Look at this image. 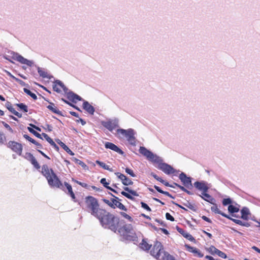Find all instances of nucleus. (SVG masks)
I'll list each match as a JSON object with an SVG mask.
<instances>
[{"label": "nucleus", "instance_id": "1", "mask_svg": "<svg viewBox=\"0 0 260 260\" xmlns=\"http://www.w3.org/2000/svg\"><path fill=\"white\" fill-rule=\"evenodd\" d=\"M41 173L46 178L48 183L51 187L59 188L65 191V187L52 169L48 167L47 165H43L42 167Z\"/></svg>", "mask_w": 260, "mask_h": 260}, {"label": "nucleus", "instance_id": "8", "mask_svg": "<svg viewBox=\"0 0 260 260\" xmlns=\"http://www.w3.org/2000/svg\"><path fill=\"white\" fill-rule=\"evenodd\" d=\"M158 165L157 168L163 171L166 174L169 175L175 172V169L170 165L162 162V160L160 158V160L158 162H155Z\"/></svg>", "mask_w": 260, "mask_h": 260}, {"label": "nucleus", "instance_id": "22", "mask_svg": "<svg viewBox=\"0 0 260 260\" xmlns=\"http://www.w3.org/2000/svg\"><path fill=\"white\" fill-rule=\"evenodd\" d=\"M110 194L114 198L113 199V204L115 205L114 209H115L116 207H117L122 210H124V211L127 210V209L125 207V206L119 201H120V200L119 199V198L118 197H115L111 193H110Z\"/></svg>", "mask_w": 260, "mask_h": 260}, {"label": "nucleus", "instance_id": "23", "mask_svg": "<svg viewBox=\"0 0 260 260\" xmlns=\"http://www.w3.org/2000/svg\"><path fill=\"white\" fill-rule=\"evenodd\" d=\"M200 196L205 201L211 203V204H214V202H215V199L210 194L207 193V192H202V194L200 195Z\"/></svg>", "mask_w": 260, "mask_h": 260}, {"label": "nucleus", "instance_id": "52", "mask_svg": "<svg viewBox=\"0 0 260 260\" xmlns=\"http://www.w3.org/2000/svg\"><path fill=\"white\" fill-rule=\"evenodd\" d=\"M217 255H218L219 256L221 257V258H226V255L225 253H224L223 252L218 250V251H217V253H216Z\"/></svg>", "mask_w": 260, "mask_h": 260}, {"label": "nucleus", "instance_id": "48", "mask_svg": "<svg viewBox=\"0 0 260 260\" xmlns=\"http://www.w3.org/2000/svg\"><path fill=\"white\" fill-rule=\"evenodd\" d=\"M125 172L127 174H129L132 177H134L136 176V175L134 173L132 169H129L128 168H126L125 169Z\"/></svg>", "mask_w": 260, "mask_h": 260}, {"label": "nucleus", "instance_id": "34", "mask_svg": "<svg viewBox=\"0 0 260 260\" xmlns=\"http://www.w3.org/2000/svg\"><path fill=\"white\" fill-rule=\"evenodd\" d=\"M123 230L126 233H131L133 234V228L132 224H126L123 225Z\"/></svg>", "mask_w": 260, "mask_h": 260}, {"label": "nucleus", "instance_id": "35", "mask_svg": "<svg viewBox=\"0 0 260 260\" xmlns=\"http://www.w3.org/2000/svg\"><path fill=\"white\" fill-rule=\"evenodd\" d=\"M72 160L74 161L75 163L81 166L83 169H85L87 168V165L82 161H81L80 159H78V158L76 157L72 158Z\"/></svg>", "mask_w": 260, "mask_h": 260}, {"label": "nucleus", "instance_id": "21", "mask_svg": "<svg viewBox=\"0 0 260 260\" xmlns=\"http://www.w3.org/2000/svg\"><path fill=\"white\" fill-rule=\"evenodd\" d=\"M66 93H67V98H68V99L69 101H72L73 103H77V101L82 100V98L80 96L74 93L73 92H71V91L69 92H67Z\"/></svg>", "mask_w": 260, "mask_h": 260}, {"label": "nucleus", "instance_id": "20", "mask_svg": "<svg viewBox=\"0 0 260 260\" xmlns=\"http://www.w3.org/2000/svg\"><path fill=\"white\" fill-rule=\"evenodd\" d=\"M103 126L109 129L110 131H112L117 127H118V123L116 121L109 120L106 122H104L103 123Z\"/></svg>", "mask_w": 260, "mask_h": 260}, {"label": "nucleus", "instance_id": "53", "mask_svg": "<svg viewBox=\"0 0 260 260\" xmlns=\"http://www.w3.org/2000/svg\"><path fill=\"white\" fill-rule=\"evenodd\" d=\"M6 138L4 134L0 132V143L3 144L6 141Z\"/></svg>", "mask_w": 260, "mask_h": 260}, {"label": "nucleus", "instance_id": "19", "mask_svg": "<svg viewBox=\"0 0 260 260\" xmlns=\"http://www.w3.org/2000/svg\"><path fill=\"white\" fill-rule=\"evenodd\" d=\"M194 186L199 190L202 191V192H207L209 187L207 186V184L204 182L196 181L194 183Z\"/></svg>", "mask_w": 260, "mask_h": 260}, {"label": "nucleus", "instance_id": "31", "mask_svg": "<svg viewBox=\"0 0 260 260\" xmlns=\"http://www.w3.org/2000/svg\"><path fill=\"white\" fill-rule=\"evenodd\" d=\"M64 185L68 190V193L70 195V196L73 200H75L76 198V197H75V195L73 191L72 186L70 184H69L68 183H67L66 182H64Z\"/></svg>", "mask_w": 260, "mask_h": 260}, {"label": "nucleus", "instance_id": "57", "mask_svg": "<svg viewBox=\"0 0 260 260\" xmlns=\"http://www.w3.org/2000/svg\"><path fill=\"white\" fill-rule=\"evenodd\" d=\"M62 100L66 103H67V104L69 105L70 106L74 107V108H75L76 109L78 110H79V108L78 107H77L76 106H75V105H73L72 104H71V103H70L69 102L67 101V100H65L64 99H62Z\"/></svg>", "mask_w": 260, "mask_h": 260}, {"label": "nucleus", "instance_id": "50", "mask_svg": "<svg viewBox=\"0 0 260 260\" xmlns=\"http://www.w3.org/2000/svg\"><path fill=\"white\" fill-rule=\"evenodd\" d=\"M232 203V200L230 198L224 199L222 201V204L224 206H226L228 204Z\"/></svg>", "mask_w": 260, "mask_h": 260}, {"label": "nucleus", "instance_id": "27", "mask_svg": "<svg viewBox=\"0 0 260 260\" xmlns=\"http://www.w3.org/2000/svg\"><path fill=\"white\" fill-rule=\"evenodd\" d=\"M38 72L40 76L43 78H47L50 79L51 78H53V76L50 75L47 72H46L43 69L40 68V67L38 68Z\"/></svg>", "mask_w": 260, "mask_h": 260}, {"label": "nucleus", "instance_id": "13", "mask_svg": "<svg viewBox=\"0 0 260 260\" xmlns=\"http://www.w3.org/2000/svg\"><path fill=\"white\" fill-rule=\"evenodd\" d=\"M123 189L125 191H127L128 192L122 191L121 192V194H122L123 196H124V197H125L126 198H127L128 199H130L132 200L134 199V197L132 195H133L134 196H138L136 191H135L134 190L131 189L128 187H125L123 188Z\"/></svg>", "mask_w": 260, "mask_h": 260}, {"label": "nucleus", "instance_id": "51", "mask_svg": "<svg viewBox=\"0 0 260 260\" xmlns=\"http://www.w3.org/2000/svg\"><path fill=\"white\" fill-rule=\"evenodd\" d=\"M141 207L142 208H143L144 209H146L147 211H151V208L148 206V205L147 204L142 202L141 203Z\"/></svg>", "mask_w": 260, "mask_h": 260}, {"label": "nucleus", "instance_id": "41", "mask_svg": "<svg viewBox=\"0 0 260 260\" xmlns=\"http://www.w3.org/2000/svg\"><path fill=\"white\" fill-rule=\"evenodd\" d=\"M16 105L24 112H28L27 106L23 103L17 104Z\"/></svg>", "mask_w": 260, "mask_h": 260}, {"label": "nucleus", "instance_id": "10", "mask_svg": "<svg viewBox=\"0 0 260 260\" xmlns=\"http://www.w3.org/2000/svg\"><path fill=\"white\" fill-rule=\"evenodd\" d=\"M53 89L57 93H60L62 91L67 92L68 91V88L65 86L63 83L58 80L54 82Z\"/></svg>", "mask_w": 260, "mask_h": 260}, {"label": "nucleus", "instance_id": "38", "mask_svg": "<svg viewBox=\"0 0 260 260\" xmlns=\"http://www.w3.org/2000/svg\"><path fill=\"white\" fill-rule=\"evenodd\" d=\"M24 92L26 93L27 94L30 96L34 100H36L37 99V96L36 94L33 92H32L29 89L24 88L23 89Z\"/></svg>", "mask_w": 260, "mask_h": 260}, {"label": "nucleus", "instance_id": "61", "mask_svg": "<svg viewBox=\"0 0 260 260\" xmlns=\"http://www.w3.org/2000/svg\"><path fill=\"white\" fill-rule=\"evenodd\" d=\"M161 193L164 194L172 199H173V196L168 191H165L163 190Z\"/></svg>", "mask_w": 260, "mask_h": 260}, {"label": "nucleus", "instance_id": "36", "mask_svg": "<svg viewBox=\"0 0 260 260\" xmlns=\"http://www.w3.org/2000/svg\"><path fill=\"white\" fill-rule=\"evenodd\" d=\"M72 181L86 189H90V186L88 185L87 184L85 183L81 182L80 181L74 179V178H72Z\"/></svg>", "mask_w": 260, "mask_h": 260}, {"label": "nucleus", "instance_id": "24", "mask_svg": "<svg viewBox=\"0 0 260 260\" xmlns=\"http://www.w3.org/2000/svg\"><path fill=\"white\" fill-rule=\"evenodd\" d=\"M83 107L89 114L93 115L94 112V108L88 102L85 101L83 104Z\"/></svg>", "mask_w": 260, "mask_h": 260}, {"label": "nucleus", "instance_id": "2", "mask_svg": "<svg viewBox=\"0 0 260 260\" xmlns=\"http://www.w3.org/2000/svg\"><path fill=\"white\" fill-rule=\"evenodd\" d=\"M84 202L85 210L98 219L105 213L106 210L100 207L99 201L95 198L91 196H87Z\"/></svg>", "mask_w": 260, "mask_h": 260}, {"label": "nucleus", "instance_id": "49", "mask_svg": "<svg viewBox=\"0 0 260 260\" xmlns=\"http://www.w3.org/2000/svg\"><path fill=\"white\" fill-rule=\"evenodd\" d=\"M151 175L152 177H153L157 181H159V182H160L161 183H164V180L162 179H161V178L159 177L157 175H156L154 173H151Z\"/></svg>", "mask_w": 260, "mask_h": 260}, {"label": "nucleus", "instance_id": "11", "mask_svg": "<svg viewBox=\"0 0 260 260\" xmlns=\"http://www.w3.org/2000/svg\"><path fill=\"white\" fill-rule=\"evenodd\" d=\"M24 157L27 159L28 161H29L33 166L34 167L37 169H40V166L35 157L34 156V155L30 152H26L25 153V155H24Z\"/></svg>", "mask_w": 260, "mask_h": 260}, {"label": "nucleus", "instance_id": "45", "mask_svg": "<svg viewBox=\"0 0 260 260\" xmlns=\"http://www.w3.org/2000/svg\"><path fill=\"white\" fill-rule=\"evenodd\" d=\"M174 184H175V186H177L178 188H179L182 191L186 192V193H187L189 194H190V191L187 190L184 186H181V185H180L176 183H175V182H174Z\"/></svg>", "mask_w": 260, "mask_h": 260}, {"label": "nucleus", "instance_id": "59", "mask_svg": "<svg viewBox=\"0 0 260 260\" xmlns=\"http://www.w3.org/2000/svg\"><path fill=\"white\" fill-rule=\"evenodd\" d=\"M202 218L205 221L209 222V223H211L212 222V221L210 219H209L208 217H206V216H202Z\"/></svg>", "mask_w": 260, "mask_h": 260}, {"label": "nucleus", "instance_id": "37", "mask_svg": "<svg viewBox=\"0 0 260 260\" xmlns=\"http://www.w3.org/2000/svg\"><path fill=\"white\" fill-rule=\"evenodd\" d=\"M207 250L211 254L215 255L216 254L218 249H217L214 246H211L209 248H206Z\"/></svg>", "mask_w": 260, "mask_h": 260}, {"label": "nucleus", "instance_id": "9", "mask_svg": "<svg viewBox=\"0 0 260 260\" xmlns=\"http://www.w3.org/2000/svg\"><path fill=\"white\" fill-rule=\"evenodd\" d=\"M8 148L16 152L18 155H21L22 152V146L20 143L15 141H10L7 144Z\"/></svg>", "mask_w": 260, "mask_h": 260}, {"label": "nucleus", "instance_id": "39", "mask_svg": "<svg viewBox=\"0 0 260 260\" xmlns=\"http://www.w3.org/2000/svg\"><path fill=\"white\" fill-rule=\"evenodd\" d=\"M113 199H114V198L111 199V201H109V200H108L107 199H103V201L105 204H107L109 206L111 207L112 208H114L115 205L113 204Z\"/></svg>", "mask_w": 260, "mask_h": 260}, {"label": "nucleus", "instance_id": "63", "mask_svg": "<svg viewBox=\"0 0 260 260\" xmlns=\"http://www.w3.org/2000/svg\"><path fill=\"white\" fill-rule=\"evenodd\" d=\"M38 151L44 156L45 157V158L48 159H50V158L47 156L46 154H45L43 151H42L41 150H38Z\"/></svg>", "mask_w": 260, "mask_h": 260}, {"label": "nucleus", "instance_id": "40", "mask_svg": "<svg viewBox=\"0 0 260 260\" xmlns=\"http://www.w3.org/2000/svg\"><path fill=\"white\" fill-rule=\"evenodd\" d=\"M113 199H114V198L111 199V201H109V200H108L107 199H103V201L105 204H107L109 206L111 207L112 208H114L115 205L113 204Z\"/></svg>", "mask_w": 260, "mask_h": 260}, {"label": "nucleus", "instance_id": "43", "mask_svg": "<svg viewBox=\"0 0 260 260\" xmlns=\"http://www.w3.org/2000/svg\"><path fill=\"white\" fill-rule=\"evenodd\" d=\"M120 215L122 217H123L125 219H127L129 221H130V222H133V218L131 216H129V215L127 214L126 213L123 212H121L120 213Z\"/></svg>", "mask_w": 260, "mask_h": 260}, {"label": "nucleus", "instance_id": "4", "mask_svg": "<svg viewBox=\"0 0 260 260\" xmlns=\"http://www.w3.org/2000/svg\"><path fill=\"white\" fill-rule=\"evenodd\" d=\"M117 133L120 138H126L127 141L131 145H135L136 139L134 137V132L132 129L125 130L123 129H117Z\"/></svg>", "mask_w": 260, "mask_h": 260}, {"label": "nucleus", "instance_id": "64", "mask_svg": "<svg viewBox=\"0 0 260 260\" xmlns=\"http://www.w3.org/2000/svg\"><path fill=\"white\" fill-rule=\"evenodd\" d=\"M251 248L253 250H254L255 251H256V252H257L258 253H260V249L257 248V247L255 246H253Z\"/></svg>", "mask_w": 260, "mask_h": 260}, {"label": "nucleus", "instance_id": "17", "mask_svg": "<svg viewBox=\"0 0 260 260\" xmlns=\"http://www.w3.org/2000/svg\"><path fill=\"white\" fill-rule=\"evenodd\" d=\"M115 174L117 175L118 178L121 180L123 185L126 186L133 185V182L124 174L119 172L116 173Z\"/></svg>", "mask_w": 260, "mask_h": 260}, {"label": "nucleus", "instance_id": "47", "mask_svg": "<svg viewBox=\"0 0 260 260\" xmlns=\"http://www.w3.org/2000/svg\"><path fill=\"white\" fill-rule=\"evenodd\" d=\"M41 135L43 136L44 139H45L50 144H51V143L53 141V140L47 134L45 133H42Z\"/></svg>", "mask_w": 260, "mask_h": 260}, {"label": "nucleus", "instance_id": "42", "mask_svg": "<svg viewBox=\"0 0 260 260\" xmlns=\"http://www.w3.org/2000/svg\"><path fill=\"white\" fill-rule=\"evenodd\" d=\"M27 129L30 133L34 134L36 137H37V138L42 139L41 135L39 133H38V132H37L36 131H35L33 128L28 127Z\"/></svg>", "mask_w": 260, "mask_h": 260}, {"label": "nucleus", "instance_id": "60", "mask_svg": "<svg viewBox=\"0 0 260 260\" xmlns=\"http://www.w3.org/2000/svg\"><path fill=\"white\" fill-rule=\"evenodd\" d=\"M44 128L49 132H51L52 131V126L49 124H46V127H44Z\"/></svg>", "mask_w": 260, "mask_h": 260}, {"label": "nucleus", "instance_id": "3", "mask_svg": "<svg viewBox=\"0 0 260 260\" xmlns=\"http://www.w3.org/2000/svg\"><path fill=\"white\" fill-rule=\"evenodd\" d=\"M98 219L103 226L108 228L114 232H116L119 227V218L106 210Z\"/></svg>", "mask_w": 260, "mask_h": 260}, {"label": "nucleus", "instance_id": "55", "mask_svg": "<svg viewBox=\"0 0 260 260\" xmlns=\"http://www.w3.org/2000/svg\"><path fill=\"white\" fill-rule=\"evenodd\" d=\"M166 217L167 220H169L171 221H174L175 220L174 218L169 213H167L166 214Z\"/></svg>", "mask_w": 260, "mask_h": 260}, {"label": "nucleus", "instance_id": "33", "mask_svg": "<svg viewBox=\"0 0 260 260\" xmlns=\"http://www.w3.org/2000/svg\"><path fill=\"white\" fill-rule=\"evenodd\" d=\"M162 258V259H160L159 260H176L173 256L170 255L166 251L164 253Z\"/></svg>", "mask_w": 260, "mask_h": 260}, {"label": "nucleus", "instance_id": "30", "mask_svg": "<svg viewBox=\"0 0 260 260\" xmlns=\"http://www.w3.org/2000/svg\"><path fill=\"white\" fill-rule=\"evenodd\" d=\"M229 212L232 214V216L235 217H238L235 214H233L235 213H237L239 211V207L234 206L233 205H230L228 207Z\"/></svg>", "mask_w": 260, "mask_h": 260}, {"label": "nucleus", "instance_id": "58", "mask_svg": "<svg viewBox=\"0 0 260 260\" xmlns=\"http://www.w3.org/2000/svg\"><path fill=\"white\" fill-rule=\"evenodd\" d=\"M50 145L57 151H58L59 148L58 146L55 143L54 141L51 143Z\"/></svg>", "mask_w": 260, "mask_h": 260}, {"label": "nucleus", "instance_id": "26", "mask_svg": "<svg viewBox=\"0 0 260 260\" xmlns=\"http://www.w3.org/2000/svg\"><path fill=\"white\" fill-rule=\"evenodd\" d=\"M47 108L51 111L52 113L57 114L59 115H61V112L55 106V104L53 103H50Z\"/></svg>", "mask_w": 260, "mask_h": 260}, {"label": "nucleus", "instance_id": "15", "mask_svg": "<svg viewBox=\"0 0 260 260\" xmlns=\"http://www.w3.org/2000/svg\"><path fill=\"white\" fill-rule=\"evenodd\" d=\"M13 59L19 61V62L22 64H25L28 66L31 67L32 64V62L30 60H29L25 58H24L22 56L16 53L13 57Z\"/></svg>", "mask_w": 260, "mask_h": 260}, {"label": "nucleus", "instance_id": "7", "mask_svg": "<svg viewBox=\"0 0 260 260\" xmlns=\"http://www.w3.org/2000/svg\"><path fill=\"white\" fill-rule=\"evenodd\" d=\"M140 153L145 156L149 160L153 162H158L160 160V157L152 152L146 149L144 147H140L139 149Z\"/></svg>", "mask_w": 260, "mask_h": 260}, {"label": "nucleus", "instance_id": "16", "mask_svg": "<svg viewBox=\"0 0 260 260\" xmlns=\"http://www.w3.org/2000/svg\"><path fill=\"white\" fill-rule=\"evenodd\" d=\"M185 247L187 251L193 253L194 255L199 257H202L204 256V254L198 249L191 247V246L185 244Z\"/></svg>", "mask_w": 260, "mask_h": 260}, {"label": "nucleus", "instance_id": "28", "mask_svg": "<svg viewBox=\"0 0 260 260\" xmlns=\"http://www.w3.org/2000/svg\"><path fill=\"white\" fill-rule=\"evenodd\" d=\"M139 246L142 249L148 251L150 249L151 245L149 244L145 239H143L140 243Z\"/></svg>", "mask_w": 260, "mask_h": 260}, {"label": "nucleus", "instance_id": "46", "mask_svg": "<svg viewBox=\"0 0 260 260\" xmlns=\"http://www.w3.org/2000/svg\"><path fill=\"white\" fill-rule=\"evenodd\" d=\"M2 123L3 124L4 127L7 128L11 133L13 134L14 133V131L12 129V128L10 127V126L7 124L5 121H2Z\"/></svg>", "mask_w": 260, "mask_h": 260}, {"label": "nucleus", "instance_id": "18", "mask_svg": "<svg viewBox=\"0 0 260 260\" xmlns=\"http://www.w3.org/2000/svg\"><path fill=\"white\" fill-rule=\"evenodd\" d=\"M176 229L180 234H181L184 238H185L189 241L193 242H196V239H194V238L189 233L184 230L183 229L177 226Z\"/></svg>", "mask_w": 260, "mask_h": 260}, {"label": "nucleus", "instance_id": "32", "mask_svg": "<svg viewBox=\"0 0 260 260\" xmlns=\"http://www.w3.org/2000/svg\"><path fill=\"white\" fill-rule=\"evenodd\" d=\"M96 164L99 165L101 167L103 168L105 170H108L110 172H113V170L112 168H110V166L108 165H107L105 163L101 161L100 160H96L95 161Z\"/></svg>", "mask_w": 260, "mask_h": 260}, {"label": "nucleus", "instance_id": "62", "mask_svg": "<svg viewBox=\"0 0 260 260\" xmlns=\"http://www.w3.org/2000/svg\"><path fill=\"white\" fill-rule=\"evenodd\" d=\"M137 238L136 234L134 233L133 236H131V237H126L127 240H135V239Z\"/></svg>", "mask_w": 260, "mask_h": 260}, {"label": "nucleus", "instance_id": "56", "mask_svg": "<svg viewBox=\"0 0 260 260\" xmlns=\"http://www.w3.org/2000/svg\"><path fill=\"white\" fill-rule=\"evenodd\" d=\"M100 182L105 187H106L108 185L109 183L107 182L106 178L101 179Z\"/></svg>", "mask_w": 260, "mask_h": 260}, {"label": "nucleus", "instance_id": "6", "mask_svg": "<svg viewBox=\"0 0 260 260\" xmlns=\"http://www.w3.org/2000/svg\"><path fill=\"white\" fill-rule=\"evenodd\" d=\"M161 243L156 241L153 244L152 249L150 250V254L156 259L159 260L162 259L164 253H165Z\"/></svg>", "mask_w": 260, "mask_h": 260}, {"label": "nucleus", "instance_id": "54", "mask_svg": "<svg viewBox=\"0 0 260 260\" xmlns=\"http://www.w3.org/2000/svg\"><path fill=\"white\" fill-rule=\"evenodd\" d=\"M23 137L25 139H26L27 140H28L29 142H31L32 143L36 142V140H34V139L31 138V137H30L27 135H26V134L24 135H23Z\"/></svg>", "mask_w": 260, "mask_h": 260}, {"label": "nucleus", "instance_id": "29", "mask_svg": "<svg viewBox=\"0 0 260 260\" xmlns=\"http://www.w3.org/2000/svg\"><path fill=\"white\" fill-rule=\"evenodd\" d=\"M241 218L244 220H247L249 218L248 215L250 214L248 209L244 207L241 210Z\"/></svg>", "mask_w": 260, "mask_h": 260}, {"label": "nucleus", "instance_id": "25", "mask_svg": "<svg viewBox=\"0 0 260 260\" xmlns=\"http://www.w3.org/2000/svg\"><path fill=\"white\" fill-rule=\"evenodd\" d=\"M6 107L12 113H13V114H14L15 115H16V116H17L19 118H21L22 117V115L21 113L18 112L17 111H16L15 109L13 107V106H12V104L10 102H8L7 103H6Z\"/></svg>", "mask_w": 260, "mask_h": 260}, {"label": "nucleus", "instance_id": "44", "mask_svg": "<svg viewBox=\"0 0 260 260\" xmlns=\"http://www.w3.org/2000/svg\"><path fill=\"white\" fill-rule=\"evenodd\" d=\"M62 148L71 155H74V153L65 144L62 145Z\"/></svg>", "mask_w": 260, "mask_h": 260}, {"label": "nucleus", "instance_id": "5", "mask_svg": "<svg viewBox=\"0 0 260 260\" xmlns=\"http://www.w3.org/2000/svg\"><path fill=\"white\" fill-rule=\"evenodd\" d=\"M211 210L212 212H214L215 213L220 214L222 216L225 217L232 220L233 222H234L235 223H236L237 224H239V225H240L242 226H246V227H249L250 226V224L247 222H243L240 220L232 218V217H231L227 214H225L223 212H222L219 209L217 205L215 203V202H214V204H213V206H212L211 207Z\"/></svg>", "mask_w": 260, "mask_h": 260}, {"label": "nucleus", "instance_id": "14", "mask_svg": "<svg viewBox=\"0 0 260 260\" xmlns=\"http://www.w3.org/2000/svg\"><path fill=\"white\" fill-rule=\"evenodd\" d=\"M105 147L107 149H110L121 155H124V152L120 149L118 146L113 144V143L106 142L105 143Z\"/></svg>", "mask_w": 260, "mask_h": 260}, {"label": "nucleus", "instance_id": "12", "mask_svg": "<svg viewBox=\"0 0 260 260\" xmlns=\"http://www.w3.org/2000/svg\"><path fill=\"white\" fill-rule=\"evenodd\" d=\"M179 178L185 187L189 188L192 186L191 178L187 177L184 173L180 174Z\"/></svg>", "mask_w": 260, "mask_h": 260}]
</instances>
